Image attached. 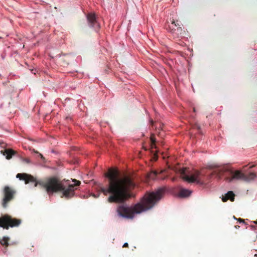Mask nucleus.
<instances>
[{
	"mask_svg": "<svg viewBox=\"0 0 257 257\" xmlns=\"http://www.w3.org/2000/svg\"><path fill=\"white\" fill-rule=\"evenodd\" d=\"M210 169L215 168V170L208 176H206L203 171L194 170L187 174L186 169L182 168L179 170V172L182 179L188 183H195L202 185L205 183L207 180L209 179L212 176H216L218 178L224 177L226 181L231 182L233 180H242L249 182L253 180L256 177L253 172L244 174L239 170L234 171L228 166L219 167L217 166L209 167Z\"/></svg>",
	"mask_w": 257,
	"mask_h": 257,
	"instance_id": "f257e3e1",
	"label": "nucleus"
},
{
	"mask_svg": "<svg viewBox=\"0 0 257 257\" xmlns=\"http://www.w3.org/2000/svg\"><path fill=\"white\" fill-rule=\"evenodd\" d=\"M117 176V170H110L106 175L110 180L108 187H100L99 192L93 194L92 196L98 197L100 191L105 195L110 194L108 199L109 202H122L129 198L131 196L130 191L134 188L135 184L128 176L118 178Z\"/></svg>",
	"mask_w": 257,
	"mask_h": 257,
	"instance_id": "f03ea898",
	"label": "nucleus"
},
{
	"mask_svg": "<svg viewBox=\"0 0 257 257\" xmlns=\"http://www.w3.org/2000/svg\"><path fill=\"white\" fill-rule=\"evenodd\" d=\"M16 177L20 180L25 181V184L30 182L35 183L34 186L38 185L45 188L47 193L50 195L54 192L62 190L63 195L66 198H70L75 194V191L80 184V182L76 180H73L74 184H70V181H59L55 177L47 179L45 180L37 181L36 178L31 175L26 173H18Z\"/></svg>",
	"mask_w": 257,
	"mask_h": 257,
	"instance_id": "7ed1b4c3",
	"label": "nucleus"
},
{
	"mask_svg": "<svg viewBox=\"0 0 257 257\" xmlns=\"http://www.w3.org/2000/svg\"><path fill=\"white\" fill-rule=\"evenodd\" d=\"M165 191V188H161L156 191L147 194L140 202L133 206L123 205L119 206L117 208L118 215L124 218L133 219L135 214L141 213L151 209L161 199Z\"/></svg>",
	"mask_w": 257,
	"mask_h": 257,
	"instance_id": "20e7f679",
	"label": "nucleus"
},
{
	"mask_svg": "<svg viewBox=\"0 0 257 257\" xmlns=\"http://www.w3.org/2000/svg\"><path fill=\"white\" fill-rule=\"evenodd\" d=\"M21 222L20 219L13 218L8 215H4L0 218V227L7 229H9L10 227L18 226Z\"/></svg>",
	"mask_w": 257,
	"mask_h": 257,
	"instance_id": "39448f33",
	"label": "nucleus"
},
{
	"mask_svg": "<svg viewBox=\"0 0 257 257\" xmlns=\"http://www.w3.org/2000/svg\"><path fill=\"white\" fill-rule=\"evenodd\" d=\"M4 197L2 201V205L6 208L8 203L12 200L15 194V191L9 186H5L4 189Z\"/></svg>",
	"mask_w": 257,
	"mask_h": 257,
	"instance_id": "423d86ee",
	"label": "nucleus"
},
{
	"mask_svg": "<svg viewBox=\"0 0 257 257\" xmlns=\"http://www.w3.org/2000/svg\"><path fill=\"white\" fill-rule=\"evenodd\" d=\"M87 19L90 27L93 28L96 31L100 28V24L94 14H88L87 16Z\"/></svg>",
	"mask_w": 257,
	"mask_h": 257,
	"instance_id": "0eeeda50",
	"label": "nucleus"
},
{
	"mask_svg": "<svg viewBox=\"0 0 257 257\" xmlns=\"http://www.w3.org/2000/svg\"><path fill=\"white\" fill-rule=\"evenodd\" d=\"M191 193L192 191L190 190L179 187V192L176 195L180 198H185L189 196Z\"/></svg>",
	"mask_w": 257,
	"mask_h": 257,
	"instance_id": "6e6552de",
	"label": "nucleus"
},
{
	"mask_svg": "<svg viewBox=\"0 0 257 257\" xmlns=\"http://www.w3.org/2000/svg\"><path fill=\"white\" fill-rule=\"evenodd\" d=\"M176 31H172V35L174 38H179L184 37L185 31L182 29L181 27H178Z\"/></svg>",
	"mask_w": 257,
	"mask_h": 257,
	"instance_id": "1a4fd4ad",
	"label": "nucleus"
},
{
	"mask_svg": "<svg viewBox=\"0 0 257 257\" xmlns=\"http://www.w3.org/2000/svg\"><path fill=\"white\" fill-rule=\"evenodd\" d=\"M235 195L232 191H228L225 196L222 197V201L224 202L230 200L231 201H233L234 200Z\"/></svg>",
	"mask_w": 257,
	"mask_h": 257,
	"instance_id": "9d476101",
	"label": "nucleus"
},
{
	"mask_svg": "<svg viewBox=\"0 0 257 257\" xmlns=\"http://www.w3.org/2000/svg\"><path fill=\"white\" fill-rule=\"evenodd\" d=\"M180 26V25L179 23H178V21L175 22V21H173L171 24L169 26L170 31L171 34H172V31H176L177 28Z\"/></svg>",
	"mask_w": 257,
	"mask_h": 257,
	"instance_id": "9b49d317",
	"label": "nucleus"
},
{
	"mask_svg": "<svg viewBox=\"0 0 257 257\" xmlns=\"http://www.w3.org/2000/svg\"><path fill=\"white\" fill-rule=\"evenodd\" d=\"M15 154V152L11 149H7L5 151V154L7 159H10Z\"/></svg>",
	"mask_w": 257,
	"mask_h": 257,
	"instance_id": "f8f14e48",
	"label": "nucleus"
},
{
	"mask_svg": "<svg viewBox=\"0 0 257 257\" xmlns=\"http://www.w3.org/2000/svg\"><path fill=\"white\" fill-rule=\"evenodd\" d=\"M9 240V238L8 237L4 236L2 240H0V243L3 245H8Z\"/></svg>",
	"mask_w": 257,
	"mask_h": 257,
	"instance_id": "ddd939ff",
	"label": "nucleus"
},
{
	"mask_svg": "<svg viewBox=\"0 0 257 257\" xmlns=\"http://www.w3.org/2000/svg\"><path fill=\"white\" fill-rule=\"evenodd\" d=\"M156 175H157V173L156 172H151L149 175V178L150 179H154L156 177Z\"/></svg>",
	"mask_w": 257,
	"mask_h": 257,
	"instance_id": "4468645a",
	"label": "nucleus"
},
{
	"mask_svg": "<svg viewBox=\"0 0 257 257\" xmlns=\"http://www.w3.org/2000/svg\"><path fill=\"white\" fill-rule=\"evenodd\" d=\"M22 161L26 163L29 164L31 163V161L29 158H23L22 159Z\"/></svg>",
	"mask_w": 257,
	"mask_h": 257,
	"instance_id": "2eb2a0df",
	"label": "nucleus"
},
{
	"mask_svg": "<svg viewBox=\"0 0 257 257\" xmlns=\"http://www.w3.org/2000/svg\"><path fill=\"white\" fill-rule=\"evenodd\" d=\"M238 221L240 223H242L243 224H245L244 220L242 219H241V218H239L238 219Z\"/></svg>",
	"mask_w": 257,
	"mask_h": 257,
	"instance_id": "dca6fc26",
	"label": "nucleus"
},
{
	"mask_svg": "<svg viewBox=\"0 0 257 257\" xmlns=\"http://www.w3.org/2000/svg\"><path fill=\"white\" fill-rule=\"evenodd\" d=\"M34 152H35V153H38V154H39V156H40V158H41L42 159H44V157H43V155H42L41 154L39 153H38V152H37V151H34Z\"/></svg>",
	"mask_w": 257,
	"mask_h": 257,
	"instance_id": "f3484780",
	"label": "nucleus"
},
{
	"mask_svg": "<svg viewBox=\"0 0 257 257\" xmlns=\"http://www.w3.org/2000/svg\"><path fill=\"white\" fill-rule=\"evenodd\" d=\"M151 140L153 144L152 145H155L154 144L155 143V140L153 137H151Z\"/></svg>",
	"mask_w": 257,
	"mask_h": 257,
	"instance_id": "a211bd4d",
	"label": "nucleus"
},
{
	"mask_svg": "<svg viewBox=\"0 0 257 257\" xmlns=\"http://www.w3.org/2000/svg\"><path fill=\"white\" fill-rule=\"evenodd\" d=\"M128 246V243L127 242H125L123 244V247H127Z\"/></svg>",
	"mask_w": 257,
	"mask_h": 257,
	"instance_id": "6ab92c4d",
	"label": "nucleus"
},
{
	"mask_svg": "<svg viewBox=\"0 0 257 257\" xmlns=\"http://www.w3.org/2000/svg\"><path fill=\"white\" fill-rule=\"evenodd\" d=\"M197 130H199L200 129V126L198 125V124H196V126H195Z\"/></svg>",
	"mask_w": 257,
	"mask_h": 257,
	"instance_id": "aec40b11",
	"label": "nucleus"
},
{
	"mask_svg": "<svg viewBox=\"0 0 257 257\" xmlns=\"http://www.w3.org/2000/svg\"><path fill=\"white\" fill-rule=\"evenodd\" d=\"M251 223H257V221H251L250 222Z\"/></svg>",
	"mask_w": 257,
	"mask_h": 257,
	"instance_id": "412c9836",
	"label": "nucleus"
},
{
	"mask_svg": "<svg viewBox=\"0 0 257 257\" xmlns=\"http://www.w3.org/2000/svg\"><path fill=\"white\" fill-rule=\"evenodd\" d=\"M193 111L195 112V108L194 107L193 108Z\"/></svg>",
	"mask_w": 257,
	"mask_h": 257,
	"instance_id": "4be33fe9",
	"label": "nucleus"
},
{
	"mask_svg": "<svg viewBox=\"0 0 257 257\" xmlns=\"http://www.w3.org/2000/svg\"><path fill=\"white\" fill-rule=\"evenodd\" d=\"M254 256H256V257H257V254H255L254 255Z\"/></svg>",
	"mask_w": 257,
	"mask_h": 257,
	"instance_id": "5701e85b",
	"label": "nucleus"
}]
</instances>
